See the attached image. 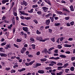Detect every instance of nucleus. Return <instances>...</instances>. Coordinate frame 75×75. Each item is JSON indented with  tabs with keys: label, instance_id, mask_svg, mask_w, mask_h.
Returning <instances> with one entry per match:
<instances>
[{
	"label": "nucleus",
	"instance_id": "nucleus-1",
	"mask_svg": "<svg viewBox=\"0 0 75 75\" xmlns=\"http://www.w3.org/2000/svg\"><path fill=\"white\" fill-rule=\"evenodd\" d=\"M42 39V37H38L36 38V39L37 40H39L40 42L42 41V42L43 41L42 40H43Z\"/></svg>",
	"mask_w": 75,
	"mask_h": 75
},
{
	"label": "nucleus",
	"instance_id": "nucleus-2",
	"mask_svg": "<svg viewBox=\"0 0 75 75\" xmlns=\"http://www.w3.org/2000/svg\"><path fill=\"white\" fill-rule=\"evenodd\" d=\"M42 9L45 12H47L48 8L47 7H44L42 8Z\"/></svg>",
	"mask_w": 75,
	"mask_h": 75
},
{
	"label": "nucleus",
	"instance_id": "nucleus-3",
	"mask_svg": "<svg viewBox=\"0 0 75 75\" xmlns=\"http://www.w3.org/2000/svg\"><path fill=\"white\" fill-rule=\"evenodd\" d=\"M19 12L20 13H21V14H23V15H25V16H28V14L25 13V12L24 11L22 12L21 11H20Z\"/></svg>",
	"mask_w": 75,
	"mask_h": 75
},
{
	"label": "nucleus",
	"instance_id": "nucleus-4",
	"mask_svg": "<svg viewBox=\"0 0 75 75\" xmlns=\"http://www.w3.org/2000/svg\"><path fill=\"white\" fill-rule=\"evenodd\" d=\"M23 31H24L26 32H28V28L27 27H23Z\"/></svg>",
	"mask_w": 75,
	"mask_h": 75
},
{
	"label": "nucleus",
	"instance_id": "nucleus-5",
	"mask_svg": "<svg viewBox=\"0 0 75 75\" xmlns=\"http://www.w3.org/2000/svg\"><path fill=\"white\" fill-rule=\"evenodd\" d=\"M51 64H49V65H50V66H53V65H54V64H57V63H56V62H54V61H52L51 62Z\"/></svg>",
	"mask_w": 75,
	"mask_h": 75
},
{
	"label": "nucleus",
	"instance_id": "nucleus-6",
	"mask_svg": "<svg viewBox=\"0 0 75 75\" xmlns=\"http://www.w3.org/2000/svg\"><path fill=\"white\" fill-rule=\"evenodd\" d=\"M50 19L47 20L45 22L46 24V25H49V24H50Z\"/></svg>",
	"mask_w": 75,
	"mask_h": 75
},
{
	"label": "nucleus",
	"instance_id": "nucleus-7",
	"mask_svg": "<svg viewBox=\"0 0 75 75\" xmlns=\"http://www.w3.org/2000/svg\"><path fill=\"white\" fill-rule=\"evenodd\" d=\"M38 72L40 74H44V71L43 70H39L38 71Z\"/></svg>",
	"mask_w": 75,
	"mask_h": 75
},
{
	"label": "nucleus",
	"instance_id": "nucleus-8",
	"mask_svg": "<svg viewBox=\"0 0 75 75\" xmlns=\"http://www.w3.org/2000/svg\"><path fill=\"white\" fill-rule=\"evenodd\" d=\"M9 1V0H3L2 1V2L3 4H5L6 3H7Z\"/></svg>",
	"mask_w": 75,
	"mask_h": 75
},
{
	"label": "nucleus",
	"instance_id": "nucleus-9",
	"mask_svg": "<svg viewBox=\"0 0 75 75\" xmlns=\"http://www.w3.org/2000/svg\"><path fill=\"white\" fill-rule=\"evenodd\" d=\"M59 57H61L62 58H67V56L65 55H64L62 54H61L59 56Z\"/></svg>",
	"mask_w": 75,
	"mask_h": 75
},
{
	"label": "nucleus",
	"instance_id": "nucleus-10",
	"mask_svg": "<svg viewBox=\"0 0 75 75\" xmlns=\"http://www.w3.org/2000/svg\"><path fill=\"white\" fill-rule=\"evenodd\" d=\"M70 8L71 11H74V8L73 6L71 5L70 6Z\"/></svg>",
	"mask_w": 75,
	"mask_h": 75
},
{
	"label": "nucleus",
	"instance_id": "nucleus-11",
	"mask_svg": "<svg viewBox=\"0 0 75 75\" xmlns=\"http://www.w3.org/2000/svg\"><path fill=\"white\" fill-rule=\"evenodd\" d=\"M62 10L63 11H67V12H68V13H70V11H69V10H68L67 9L64 8H63L62 9Z\"/></svg>",
	"mask_w": 75,
	"mask_h": 75
},
{
	"label": "nucleus",
	"instance_id": "nucleus-12",
	"mask_svg": "<svg viewBox=\"0 0 75 75\" xmlns=\"http://www.w3.org/2000/svg\"><path fill=\"white\" fill-rule=\"evenodd\" d=\"M64 47H72V45L68 44H65L64 45Z\"/></svg>",
	"mask_w": 75,
	"mask_h": 75
},
{
	"label": "nucleus",
	"instance_id": "nucleus-13",
	"mask_svg": "<svg viewBox=\"0 0 75 75\" xmlns=\"http://www.w3.org/2000/svg\"><path fill=\"white\" fill-rule=\"evenodd\" d=\"M25 69H25V68H22V69H19V70H18V71L19 72H22V71H25Z\"/></svg>",
	"mask_w": 75,
	"mask_h": 75
},
{
	"label": "nucleus",
	"instance_id": "nucleus-14",
	"mask_svg": "<svg viewBox=\"0 0 75 75\" xmlns=\"http://www.w3.org/2000/svg\"><path fill=\"white\" fill-rule=\"evenodd\" d=\"M45 2H46L47 3L49 4V5H51V2H50V1L48 0H45Z\"/></svg>",
	"mask_w": 75,
	"mask_h": 75
},
{
	"label": "nucleus",
	"instance_id": "nucleus-15",
	"mask_svg": "<svg viewBox=\"0 0 75 75\" xmlns=\"http://www.w3.org/2000/svg\"><path fill=\"white\" fill-rule=\"evenodd\" d=\"M46 17H51L52 14L51 13H49L45 16Z\"/></svg>",
	"mask_w": 75,
	"mask_h": 75
},
{
	"label": "nucleus",
	"instance_id": "nucleus-16",
	"mask_svg": "<svg viewBox=\"0 0 75 75\" xmlns=\"http://www.w3.org/2000/svg\"><path fill=\"white\" fill-rule=\"evenodd\" d=\"M41 61H42L43 62H45V61H47V59L46 58H42L40 59Z\"/></svg>",
	"mask_w": 75,
	"mask_h": 75
},
{
	"label": "nucleus",
	"instance_id": "nucleus-17",
	"mask_svg": "<svg viewBox=\"0 0 75 75\" xmlns=\"http://www.w3.org/2000/svg\"><path fill=\"white\" fill-rule=\"evenodd\" d=\"M63 64L62 63L59 62L57 64V66H62Z\"/></svg>",
	"mask_w": 75,
	"mask_h": 75
},
{
	"label": "nucleus",
	"instance_id": "nucleus-18",
	"mask_svg": "<svg viewBox=\"0 0 75 75\" xmlns=\"http://www.w3.org/2000/svg\"><path fill=\"white\" fill-rule=\"evenodd\" d=\"M61 24V23H54L55 26H56V27H58V26H59V25Z\"/></svg>",
	"mask_w": 75,
	"mask_h": 75
},
{
	"label": "nucleus",
	"instance_id": "nucleus-19",
	"mask_svg": "<svg viewBox=\"0 0 75 75\" xmlns=\"http://www.w3.org/2000/svg\"><path fill=\"white\" fill-rule=\"evenodd\" d=\"M63 74V72L62 71H60V72H59V73H57L56 75H61L62 74Z\"/></svg>",
	"mask_w": 75,
	"mask_h": 75
},
{
	"label": "nucleus",
	"instance_id": "nucleus-20",
	"mask_svg": "<svg viewBox=\"0 0 75 75\" xmlns=\"http://www.w3.org/2000/svg\"><path fill=\"white\" fill-rule=\"evenodd\" d=\"M50 19L51 22H52V23L53 22V21H54V17H50Z\"/></svg>",
	"mask_w": 75,
	"mask_h": 75
},
{
	"label": "nucleus",
	"instance_id": "nucleus-21",
	"mask_svg": "<svg viewBox=\"0 0 75 75\" xmlns=\"http://www.w3.org/2000/svg\"><path fill=\"white\" fill-rule=\"evenodd\" d=\"M35 62V60H33L32 62H31L29 63V65H31L33 64Z\"/></svg>",
	"mask_w": 75,
	"mask_h": 75
},
{
	"label": "nucleus",
	"instance_id": "nucleus-22",
	"mask_svg": "<svg viewBox=\"0 0 75 75\" xmlns=\"http://www.w3.org/2000/svg\"><path fill=\"white\" fill-rule=\"evenodd\" d=\"M12 21L13 22V25H15V19H14V18H13L12 19Z\"/></svg>",
	"mask_w": 75,
	"mask_h": 75
},
{
	"label": "nucleus",
	"instance_id": "nucleus-23",
	"mask_svg": "<svg viewBox=\"0 0 75 75\" xmlns=\"http://www.w3.org/2000/svg\"><path fill=\"white\" fill-rule=\"evenodd\" d=\"M68 65H69V64L66 63V64H65L64 65L63 67H64V68H66V67H67V66H68Z\"/></svg>",
	"mask_w": 75,
	"mask_h": 75
},
{
	"label": "nucleus",
	"instance_id": "nucleus-24",
	"mask_svg": "<svg viewBox=\"0 0 75 75\" xmlns=\"http://www.w3.org/2000/svg\"><path fill=\"white\" fill-rule=\"evenodd\" d=\"M8 48H10V46L9 45H6V47H5V48L6 50H7Z\"/></svg>",
	"mask_w": 75,
	"mask_h": 75
},
{
	"label": "nucleus",
	"instance_id": "nucleus-25",
	"mask_svg": "<svg viewBox=\"0 0 75 75\" xmlns=\"http://www.w3.org/2000/svg\"><path fill=\"white\" fill-rule=\"evenodd\" d=\"M14 64L15 65L13 66V68H17V67H18V65L16 64Z\"/></svg>",
	"mask_w": 75,
	"mask_h": 75
},
{
	"label": "nucleus",
	"instance_id": "nucleus-26",
	"mask_svg": "<svg viewBox=\"0 0 75 75\" xmlns=\"http://www.w3.org/2000/svg\"><path fill=\"white\" fill-rule=\"evenodd\" d=\"M75 69V68H74V67H72L70 68V70L71 71H74V69Z\"/></svg>",
	"mask_w": 75,
	"mask_h": 75
},
{
	"label": "nucleus",
	"instance_id": "nucleus-27",
	"mask_svg": "<svg viewBox=\"0 0 75 75\" xmlns=\"http://www.w3.org/2000/svg\"><path fill=\"white\" fill-rule=\"evenodd\" d=\"M33 9H31L30 11H28V12L30 13H32L33 12Z\"/></svg>",
	"mask_w": 75,
	"mask_h": 75
},
{
	"label": "nucleus",
	"instance_id": "nucleus-28",
	"mask_svg": "<svg viewBox=\"0 0 75 75\" xmlns=\"http://www.w3.org/2000/svg\"><path fill=\"white\" fill-rule=\"evenodd\" d=\"M63 66L58 67L57 69L58 70H61L62 68H63Z\"/></svg>",
	"mask_w": 75,
	"mask_h": 75
},
{
	"label": "nucleus",
	"instance_id": "nucleus-29",
	"mask_svg": "<svg viewBox=\"0 0 75 75\" xmlns=\"http://www.w3.org/2000/svg\"><path fill=\"white\" fill-rule=\"evenodd\" d=\"M69 71V69H65V71L66 73H68V71Z\"/></svg>",
	"mask_w": 75,
	"mask_h": 75
},
{
	"label": "nucleus",
	"instance_id": "nucleus-30",
	"mask_svg": "<svg viewBox=\"0 0 75 75\" xmlns=\"http://www.w3.org/2000/svg\"><path fill=\"white\" fill-rule=\"evenodd\" d=\"M23 3L24 4L25 6H27V3L25 1H23Z\"/></svg>",
	"mask_w": 75,
	"mask_h": 75
},
{
	"label": "nucleus",
	"instance_id": "nucleus-31",
	"mask_svg": "<svg viewBox=\"0 0 75 75\" xmlns=\"http://www.w3.org/2000/svg\"><path fill=\"white\" fill-rule=\"evenodd\" d=\"M70 24L71 25H74V21H72L70 22Z\"/></svg>",
	"mask_w": 75,
	"mask_h": 75
},
{
	"label": "nucleus",
	"instance_id": "nucleus-32",
	"mask_svg": "<svg viewBox=\"0 0 75 75\" xmlns=\"http://www.w3.org/2000/svg\"><path fill=\"white\" fill-rule=\"evenodd\" d=\"M13 45L15 47H16L17 48H19V46L18 45H17L16 44H14Z\"/></svg>",
	"mask_w": 75,
	"mask_h": 75
},
{
	"label": "nucleus",
	"instance_id": "nucleus-33",
	"mask_svg": "<svg viewBox=\"0 0 75 75\" xmlns=\"http://www.w3.org/2000/svg\"><path fill=\"white\" fill-rule=\"evenodd\" d=\"M62 46H61V45H58V48L59 49H61V48H62Z\"/></svg>",
	"mask_w": 75,
	"mask_h": 75
},
{
	"label": "nucleus",
	"instance_id": "nucleus-34",
	"mask_svg": "<svg viewBox=\"0 0 75 75\" xmlns=\"http://www.w3.org/2000/svg\"><path fill=\"white\" fill-rule=\"evenodd\" d=\"M36 33L38 35L41 34V32L39 31H38V30H37V31H36Z\"/></svg>",
	"mask_w": 75,
	"mask_h": 75
},
{
	"label": "nucleus",
	"instance_id": "nucleus-35",
	"mask_svg": "<svg viewBox=\"0 0 75 75\" xmlns=\"http://www.w3.org/2000/svg\"><path fill=\"white\" fill-rule=\"evenodd\" d=\"M45 69H47V70H48L49 69H51V67H46L45 68Z\"/></svg>",
	"mask_w": 75,
	"mask_h": 75
},
{
	"label": "nucleus",
	"instance_id": "nucleus-36",
	"mask_svg": "<svg viewBox=\"0 0 75 75\" xmlns=\"http://www.w3.org/2000/svg\"><path fill=\"white\" fill-rule=\"evenodd\" d=\"M33 21L34 22H35V24H38V21H37V20H35V19L33 20Z\"/></svg>",
	"mask_w": 75,
	"mask_h": 75
},
{
	"label": "nucleus",
	"instance_id": "nucleus-37",
	"mask_svg": "<svg viewBox=\"0 0 75 75\" xmlns=\"http://www.w3.org/2000/svg\"><path fill=\"white\" fill-rule=\"evenodd\" d=\"M25 19H26V20H30V19H31V18L28 17H25Z\"/></svg>",
	"mask_w": 75,
	"mask_h": 75
},
{
	"label": "nucleus",
	"instance_id": "nucleus-38",
	"mask_svg": "<svg viewBox=\"0 0 75 75\" xmlns=\"http://www.w3.org/2000/svg\"><path fill=\"white\" fill-rule=\"evenodd\" d=\"M50 40L51 41H52L53 42H54L55 41V38H51Z\"/></svg>",
	"mask_w": 75,
	"mask_h": 75
},
{
	"label": "nucleus",
	"instance_id": "nucleus-39",
	"mask_svg": "<svg viewBox=\"0 0 75 75\" xmlns=\"http://www.w3.org/2000/svg\"><path fill=\"white\" fill-rule=\"evenodd\" d=\"M38 7V5H35L33 6V8H36V7Z\"/></svg>",
	"mask_w": 75,
	"mask_h": 75
},
{
	"label": "nucleus",
	"instance_id": "nucleus-40",
	"mask_svg": "<svg viewBox=\"0 0 75 75\" xmlns=\"http://www.w3.org/2000/svg\"><path fill=\"white\" fill-rule=\"evenodd\" d=\"M6 44V42H3L1 44V46H4V45H5Z\"/></svg>",
	"mask_w": 75,
	"mask_h": 75
},
{
	"label": "nucleus",
	"instance_id": "nucleus-41",
	"mask_svg": "<svg viewBox=\"0 0 75 75\" xmlns=\"http://www.w3.org/2000/svg\"><path fill=\"white\" fill-rule=\"evenodd\" d=\"M36 65L37 67H39V66H41V64L40 63H38L36 64Z\"/></svg>",
	"mask_w": 75,
	"mask_h": 75
},
{
	"label": "nucleus",
	"instance_id": "nucleus-42",
	"mask_svg": "<svg viewBox=\"0 0 75 75\" xmlns=\"http://www.w3.org/2000/svg\"><path fill=\"white\" fill-rule=\"evenodd\" d=\"M16 41L19 42H20L21 41V40L19 39H17L16 40Z\"/></svg>",
	"mask_w": 75,
	"mask_h": 75
},
{
	"label": "nucleus",
	"instance_id": "nucleus-43",
	"mask_svg": "<svg viewBox=\"0 0 75 75\" xmlns=\"http://www.w3.org/2000/svg\"><path fill=\"white\" fill-rule=\"evenodd\" d=\"M57 13H58V14H62V12H61V11H57Z\"/></svg>",
	"mask_w": 75,
	"mask_h": 75
},
{
	"label": "nucleus",
	"instance_id": "nucleus-44",
	"mask_svg": "<svg viewBox=\"0 0 75 75\" xmlns=\"http://www.w3.org/2000/svg\"><path fill=\"white\" fill-rule=\"evenodd\" d=\"M16 72V70H11V73H15Z\"/></svg>",
	"mask_w": 75,
	"mask_h": 75
},
{
	"label": "nucleus",
	"instance_id": "nucleus-45",
	"mask_svg": "<svg viewBox=\"0 0 75 75\" xmlns=\"http://www.w3.org/2000/svg\"><path fill=\"white\" fill-rule=\"evenodd\" d=\"M25 52V51H26V50L27 49L25 47H23V48L22 49Z\"/></svg>",
	"mask_w": 75,
	"mask_h": 75
},
{
	"label": "nucleus",
	"instance_id": "nucleus-46",
	"mask_svg": "<svg viewBox=\"0 0 75 75\" xmlns=\"http://www.w3.org/2000/svg\"><path fill=\"white\" fill-rule=\"evenodd\" d=\"M32 46V48L33 49H35V45H31Z\"/></svg>",
	"mask_w": 75,
	"mask_h": 75
},
{
	"label": "nucleus",
	"instance_id": "nucleus-47",
	"mask_svg": "<svg viewBox=\"0 0 75 75\" xmlns=\"http://www.w3.org/2000/svg\"><path fill=\"white\" fill-rule=\"evenodd\" d=\"M6 18V17L5 16H3L2 18V20H5Z\"/></svg>",
	"mask_w": 75,
	"mask_h": 75
},
{
	"label": "nucleus",
	"instance_id": "nucleus-48",
	"mask_svg": "<svg viewBox=\"0 0 75 75\" xmlns=\"http://www.w3.org/2000/svg\"><path fill=\"white\" fill-rule=\"evenodd\" d=\"M20 52H21V53L22 54H24V52H25L22 49L21 50Z\"/></svg>",
	"mask_w": 75,
	"mask_h": 75
},
{
	"label": "nucleus",
	"instance_id": "nucleus-49",
	"mask_svg": "<svg viewBox=\"0 0 75 75\" xmlns=\"http://www.w3.org/2000/svg\"><path fill=\"white\" fill-rule=\"evenodd\" d=\"M65 19L66 20H68L69 19V17H65Z\"/></svg>",
	"mask_w": 75,
	"mask_h": 75
},
{
	"label": "nucleus",
	"instance_id": "nucleus-50",
	"mask_svg": "<svg viewBox=\"0 0 75 75\" xmlns=\"http://www.w3.org/2000/svg\"><path fill=\"white\" fill-rule=\"evenodd\" d=\"M37 13L38 14H41L42 13L41 11H38L37 12Z\"/></svg>",
	"mask_w": 75,
	"mask_h": 75
},
{
	"label": "nucleus",
	"instance_id": "nucleus-51",
	"mask_svg": "<svg viewBox=\"0 0 75 75\" xmlns=\"http://www.w3.org/2000/svg\"><path fill=\"white\" fill-rule=\"evenodd\" d=\"M71 61H74L75 59V57H72L71 58Z\"/></svg>",
	"mask_w": 75,
	"mask_h": 75
},
{
	"label": "nucleus",
	"instance_id": "nucleus-52",
	"mask_svg": "<svg viewBox=\"0 0 75 75\" xmlns=\"http://www.w3.org/2000/svg\"><path fill=\"white\" fill-rule=\"evenodd\" d=\"M67 26H68V27H70L71 26V25H70V23H68L67 24Z\"/></svg>",
	"mask_w": 75,
	"mask_h": 75
},
{
	"label": "nucleus",
	"instance_id": "nucleus-53",
	"mask_svg": "<svg viewBox=\"0 0 75 75\" xmlns=\"http://www.w3.org/2000/svg\"><path fill=\"white\" fill-rule=\"evenodd\" d=\"M10 69V68H6L5 69V70L6 71H9Z\"/></svg>",
	"mask_w": 75,
	"mask_h": 75
},
{
	"label": "nucleus",
	"instance_id": "nucleus-54",
	"mask_svg": "<svg viewBox=\"0 0 75 75\" xmlns=\"http://www.w3.org/2000/svg\"><path fill=\"white\" fill-rule=\"evenodd\" d=\"M16 56H14V57H12L11 58V59H15L16 58Z\"/></svg>",
	"mask_w": 75,
	"mask_h": 75
},
{
	"label": "nucleus",
	"instance_id": "nucleus-55",
	"mask_svg": "<svg viewBox=\"0 0 75 75\" xmlns=\"http://www.w3.org/2000/svg\"><path fill=\"white\" fill-rule=\"evenodd\" d=\"M24 32L23 31H21V35H24Z\"/></svg>",
	"mask_w": 75,
	"mask_h": 75
},
{
	"label": "nucleus",
	"instance_id": "nucleus-56",
	"mask_svg": "<svg viewBox=\"0 0 75 75\" xmlns=\"http://www.w3.org/2000/svg\"><path fill=\"white\" fill-rule=\"evenodd\" d=\"M30 41H34V39L32 38H30Z\"/></svg>",
	"mask_w": 75,
	"mask_h": 75
},
{
	"label": "nucleus",
	"instance_id": "nucleus-57",
	"mask_svg": "<svg viewBox=\"0 0 75 75\" xmlns=\"http://www.w3.org/2000/svg\"><path fill=\"white\" fill-rule=\"evenodd\" d=\"M21 25H24V26H27V25L25 24H24V23H21Z\"/></svg>",
	"mask_w": 75,
	"mask_h": 75
},
{
	"label": "nucleus",
	"instance_id": "nucleus-58",
	"mask_svg": "<svg viewBox=\"0 0 75 75\" xmlns=\"http://www.w3.org/2000/svg\"><path fill=\"white\" fill-rule=\"evenodd\" d=\"M40 30H41V31H42V30L44 29V26H42L40 28Z\"/></svg>",
	"mask_w": 75,
	"mask_h": 75
},
{
	"label": "nucleus",
	"instance_id": "nucleus-59",
	"mask_svg": "<svg viewBox=\"0 0 75 75\" xmlns=\"http://www.w3.org/2000/svg\"><path fill=\"white\" fill-rule=\"evenodd\" d=\"M28 57L30 58H32L33 57V55L31 54H28Z\"/></svg>",
	"mask_w": 75,
	"mask_h": 75
},
{
	"label": "nucleus",
	"instance_id": "nucleus-60",
	"mask_svg": "<svg viewBox=\"0 0 75 75\" xmlns=\"http://www.w3.org/2000/svg\"><path fill=\"white\" fill-rule=\"evenodd\" d=\"M65 53L66 54H70L71 53V52H70V51H66L65 52Z\"/></svg>",
	"mask_w": 75,
	"mask_h": 75
},
{
	"label": "nucleus",
	"instance_id": "nucleus-61",
	"mask_svg": "<svg viewBox=\"0 0 75 75\" xmlns=\"http://www.w3.org/2000/svg\"><path fill=\"white\" fill-rule=\"evenodd\" d=\"M63 40H64V38L63 37H61L60 38V41H63Z\"/></svg>",
	"mask_w": 75,
	"mask_h": 75
},
{
	"label": "nucleus",
	"instance_id": "nucleus-62",
	"mask_svg": "<svg viewBox=\"0 0 75 75\" xmlns=\"http://www.w3.org/2000/svg\"><path fill=\"white\" fill-rule=\"evenodd\" d=\"M66 75H75V74H67Z\"/></svg>",
	"mask_w": 75,
	"mask_h": 75
},
{
	"label": "nucleus",
	"instance_id": "nucleus-63",
	"mask_svg": "<svg viewBox=\"0 0 75 75\" xmlns=\"http://www.w3.org/2000/svg\"><path fill=\"white\" fill-rule=\"evenodd\" d=\"M48 30H49V32L50 33H52V29H49Z\"/></svg>",
	"mask_w": 75,
	"mask_h": 75
},
{
	"label": "nucleus",
	"instance_id": "nucleus-64",
	"mask_svg": "<svg viewBox=\"0 0 75 75\" xmlns=\"http://www.w3.org/2000/svg\"><path fill=\"white\" fill-rule=\"evenodd\" d=\"M35 11H39V8H35Z\"/></svg>",
	"mask_w": 75,
	"mask_h": 75
}]
</instances>
